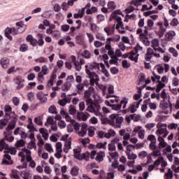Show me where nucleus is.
I'll use <instances>...</instances> for the list:
<instances>
[{
    "mask_svg": "<svg viewBox=\"0 0 179 179\" xmlns=\"http://www.w3.org/2000/svg\"><path fill=\"white\" fill-rule=\"evenodd\" d=\"M70 173L73 176V177H76V176H78L79 174V167L78 166H73V168H71V171H70Z\"/></svg>",
    "mask_w": 179,
    "mask_h": 179,
    "instance_id": "obj_45",
    "label": "nucleus"
},
{
    "mask_svg": "<svg viewBox=\"0 0 179 179\" xmlns=\"http://www.w3.org/2000/svg\"><path fill=\"white\" fill-rule=\"evenodd\" d=\"M96 86L99 87L100 90H101L103 96H106L107 87L106 85H103V84L99 83L98 85Z\"/></svg>",
    "mask_w": 179,
    "mask_h": 179,
    "instance_id": "obj_48",
    "label": "nucleus"
},
{
    "mask_svg": "<svg viewBox=\"0 0 179 179\" xmlns=\"http://www.w3.org/2000/svg\"><path fill=\"white\" fill-rule=\"evenodd\" d=\"M176 36V32L175 31H171L169 32H167L166 34V38L171 41V39L173 38V37Z\"/></svg>",
    "mask_w": 179,
    "mask_h": 179,
    "instance_id": "obj_51",
    "label": "nucleus"
},
{
    "mask_svg": "<svg viewBox=\"0 0 179 179\" xmlns=\"http://www.w3.org/2000/svg\"><path fill=\"white\" fill-rule=\"evenodd\" d=\"M140 40L141 43L144 44L145 46L150 45V41H149L146 35H141Z\"/></svg>",
    "mask_w": 179,
    "mask_h": 179,
    "instance_id": "obj_37",
    "label": "nucleus"
},
{
    "mask_svg": "<svg viewBox=\"0 0 179 179\" xmlns=\"http://www.w3.org/2000/svg\"><path fill=\"white\" fill-rule=\"evenodd\" d=\"M10 178L12 179H20L19 172L17 170H12L10 173Z\"/></svg>",
    "mask_w": 179,
    "mask_h": 179,
    "instance_id": "obj_47",
    "label": "nucleus"
},
{
    "mask_svg": "<svg viewBox=\"0 0 179 179\" xmlns=\"http://www.w3.org/2000/svg\"><path fill=\"white\" fill-rule=\"evenodd\" d=\"M73 152H74V157L77 159H79V160L84 159L87 161L90 159V153L86 152V153L81 154L82 150L80 148H75L73 150Z\"/></svg>",
    "mask_w": 179,
    "mask_h": 179,
    "instance_id": "obj_6",
    "label": "nucleus"
},
{
    "mask_svg": "<svg viewBox=\"0 0 179 179\" xmlns=\"http://www.w3.org/2000/svg\"><path fill=\"white\" fill-rule=\"evenodd\" d=\"M127 156L128 159L133 160V161H134L135 159H136L138 158V156L136 154H134L131 152L127 153Z\"/></svg>",
    "mask_w": 179,
    "mask_h": 179,
    "instance_id": "obj_61",
    "label": "nucleus"
},
{
    "mask_svg": "<svg viewBox=\"0 0 179 179\" xmlns=\"http://www.w3.org/2000/svg\"><path fill=\"white\" fill-rule=\"evenodd\" d=\"M71 98H65L59 99L57 101V103L61 106H65L67 103H70L71 101Z\"/></svg>",
    "mask_w": 179,
    "mask_h": 179,
    "instance_id": "obj_34",
    "label": "nucleus"
},
{
    "mask_svg": "<svg viewBox=\"0 0 179 179\" xmlns=\"http://www.w3.org/2000/svg\"><path fill=\"white\" fill-rule=\"evenodd\" d=\"M165 87V84L162 81H158V84L157 86L156 92H159L164 87Z\"/></svg>",
    "mask_w": 179,
    "mask_h": 179,
    "instance_id": "obj_53",
    "label": "nucleus"
},
{
    "mask_svg": "<svg viewBox=\"0 0 179 179\" xmlns=\"http://www.w3.org/2000/svg\"><path fill=\"white\" fill-rule=\"evenodd\" d=\"M87 66L90 69L98 71L101 68V63L94 62H91L90 64H87Z\"/></svg>",
    "mask_w": 179,
    "mask_h": 179,
    "instance_id": "obj_26",
    "label": "nucleus"
},
{
    "mask_svg": "<svg viewBox=\"0 0 179 179\" xmlns=\"http://www.w3.org/2000/svg\"><path fill=\"white\" fill-rule=\"evenodd\" d=\"M105 157L104 151H100L99 153H96V156L95 157V160L98 163H101L103 160V157Z\"/></svg>",
    "mask_w": 179,
    "mask_h": 179,
    "instance_id": "obj_35",
    "label": "nucleus"
},
{
    "mask_svg": "<svg viewBox=\"0 0 179 179\" xmlns=\"http://www.w3.org/2000/svg\"><path fill=\"white\" fill-rule=\"evenodd\" d=\"M100 68L101 69V72L104 73V75L106 78L110 77V73L106 69V67H105L104 64H103V63H100Z\"/></svg>",
    "mask_w": 179,
    "mask_h": 179,
    "instance_id": "obj_46",
    "label": "nucleus"
},
{
    "mask_svg": "<svg viewBox=\"0 0 179 179\" xmlns=\"http://www.w3.org/2000/svg\"><path fill=\"white\" fill-rule=\"evenodd\" d=\"M142 101L143 100L141 99L138 101L131 103L130 106L129 107V112L131 113H135L137 110V109L139 108V104L141 103Z\"/></svg>",
    "mask_w": 179,
    "mask_h": 179,
    "instance_id": "obj_22",
    "label": "nucleus"
},
{
    "mask_svg": "<svg viewBox=\"0 0 179 179\" xmlns=\"http://www.w3.org/2000/svg\"><path fill=\"white\" fill-rule=\"evenodd\" d=\"M157 129L156 130L155 134L159 137L166 138L169 134V131L166 127H162L157 126Z\"/></svg>",
    "mask_w": 179,
    "mask_h": 179,
    "instance_id": "obj_16",
    "label": "nucleus"
},
{
    "mask_svg": "<svg viewBox=\"0 0 179 179\" xmlns=\"http://www.w3.org/2000/svg\"><path fill=\"white\" fill-rule=\"evenodd\" d=\"M49 73V69L48 66L46 65H44L42 66V70L41 72L38 74V82H43V80H44V76H48Z\"/></svg>",
    "mask_w": 179,
    "mask_h": 179,
    "instance_id": "obj_13",
    "label": "nucleus"
},
{
    "mask_svg": "<svg viewBox=\"0 0 179 179\" xmlns=\"http://www.w3.org/2000/svg\"><path fill=\"white\" fill-rule=\"evenodd\" d=\"M24 152L27 155V161L28 162H31L32 160V157L31 156V150H28V149H25L24 150Z\"/></svg>",
    "mask_w": 179,
    "mask_h": 179,
    "instance_id": "obj_62",
    "label": "nucleus"
},
{
    "mask_svg": "<svg viewBox=\"0 0 179 179\" xmlns=\"http://www.w3.org/2000/svg\"><path fill=\"white\" fill-rule=\"evenodd\" d=\"M39 133H41L42 134V137L45 140L48 139V129H46L45 128H41L39 129Z\"/></svg>",
    "mask_w": 179,
    "mask_h": 179,
    "instance_id": "obj_39",
    "label": "nucleus"
},
{
    "mask_svg": "<svg viewBox=\"0 0 179 179\" xmlns=\"http://www.w3.org/2000/svg\"><path fill=\"white\" fill-rule=\"evenodd\" d=\"M110 124L114 128H121L122 124L124 122V117L122 116H119L117 114H112L110 115Z\"/></svg>",
    "mask_w": 179,
    "mask_h": 179,
    "instance_id": "obj_4",
    "label": "nucleus"
},
{
    "mask_svg": "<svg viewBox=\"0 0 179 179\" xmlns=\"http://www.w3.org/2000/svg\"><path fill=\"white\" fill-rule=\"evenodd\" d=\"M16 85V90H20L24 87V79L22 76H16L13 80Z\"/></svg>",
    "mask_w": 179,
    "mask_h": 179,
    "instance_id": "obj_11",
    "label": "nucleus"
},
{
    "mask_svg": "<svg viewBox=\"0 0 179 179\" xmlns=\"http://www.w3.org/2000/svg\"><path fill=\"white\" fill-rule=\"evenodd\" d=\"M71 87V84L69 82H67V80L66 82H64L63 83V85L62 86V90L64 92H66L69 91Z\"/></svg>",
    "mask_w": 179,
    "mask_h": 179,
    "instance_id": "obj_43",
    "label": "nucleus"
},
{
    "mask_svg": "<svg viewBox=\"0 0 179 179\" xmlns=\"http://www.w3.org/2000/svg\"><path fill=\"white\" fill-rule=\"evenodd\" d=\"M128 101H129L128 99H123V100H122L120 101V103H119L118 105H115V104L112 105L111 108L113 110H121V107L122 106V108L125 109L127 105L128 104Z\"/></svg>",
    "mask_w": 179,
    "mask_h": 179,
    "instance_id": "obj_15",
    "label": "nucleus"
},
{
    "mask_svg": "<svg viewBox=\"0 0 179 179\" xmlns=\"http://www.w3.org/2000/svg\"><path fill=\"white\" fill-rule=\"evenodd\" d=\"M151 46L154 49L155 52H159L161 53H164L166 52V49H163L159 47V40L157 38H154L151 41Z\"/></svg>",
    "mask_w": 179,
    "mask_h": 179,
    "instance_id": "obj_8",
    "label": "nucleus"
},
{
    "mask_svg": "<svg viewBox=\"0 0 179 179\" xmlns=\"http://www.w3.org/2000/svg\"><path fill=\"white\" fill-rule=\"evenodd\" d=\"M87 130V123H83L81 125V130L79 132H78V134L79 135V136L83 137L86 134Z\"/></svg>",
    "mask_w": 179,
    "mask_h": 179,
    "instance_id": "obj_30",
    "label": "nucleus"
},
{
    "mask_svg": "<svg viewBox=\"0 0 179 179\" xmlns=\"http://www.w3.org/2000/svg\"><path fill=\"white\" fill-rule=\"evenodd\" d=\"M139 54L134 52V51L129 53V59L131 61H133L135 63H137L138 61Z\"/></svg>",
    "mask_w": 179,
    "mask_h": 179,
    "instance_id": "obj_33",
    "label": "nucleus"
},
{
    "mask_svg": "<svg viewBox=\"0 0 179 179\" xmlns=\"http://www.w3.org/2000/svg\"><path fill=\"white\" fill-rule=\"evenodd\" d=\"M90 117V114L87 112L85 113H77V119L78 120L86 121Z\"/></svg>",
    "mask_w": 179,
    "mask_h": 179,
    "instance_id": "obj_24",
    "label": "nucleus"
},
{
    "mask_svg": "<svg viewBox=\"0 0 179 179\" xmlns=\"http://www.w3.org/2000/svg\"><path fill=\"white\" fill-rule=\"evenodd\" d=\"M108 94L106 95V99H110V98H117L118 96L116 95H111V94L115 93L114 86L113 85H109L108 87Z\"/></svg>",
    "mask_w": 179,
    "mask_h": 179,
    "instance_id": "obj_27",
    "label": "nucleus"
},
{
    "mask_svg": "<svg viewBox=\"0 0 179 179\" xmlns=\"http://www.w3.org/2000/svg\"><path fill=\"white\" fill-rule=\"evenodd\" d=\"M24 145H25V141L23 139L18 140L15 142V147L17 148L24 147Z\"/></svg>",
    "mask_w": 179,
    "mask_h": 179,
    "instance_id": "obj_52",
    "label": "nucleus"
},
{
    "mask_svg": "<svg viewBox=\"0 0 179 179\" xmlns=\"http://www.w3.org/2000/svg\"><path fill=\"white\" fill-rule=\"evenodd\" d=\"M14 140L13 136H6L3 137V140L0 141V152L3 151L4 149H8L9 145L6 143V141L12 142Z\"/></svg>",
    "mask_w": 179,
    "mask_h": 179,
    "instance_id": "obj_7",
    "label": "nucleus"
},
{
    "mask_svg": "<svg viewBox=\"0 0 179 179\" xmlns=\"http://www.w3.org/2000/svg\"><path fill=\"white\" fill-rule=\"evenodd\" d=\"M94 101L96 103L93 102V100L91 103H87V111L90 113H94L96 116H101V113H100L101 106L99 103H103V99L101 96H98V99L96 96L94 97Z\"/></svg>",
    "mask_w": 179,
    "mask_h": 179,
    "instance_id": "obj_1",
    "label": "nucleus"
},
{
    "mask_svg": "<svg viewBox=\"0 0 179 179\" xmlns=\"http://www.w3.org/2000/svg\"><path fill=\"white\" fill-rule=\"evenodd\" d=\"M165 137L159 136L157 140L159 141L158 149L160 150L161 149H164L167 146V143L164 140Z\"/></svg>",
    "mask_w": 179,
    "mask_h": 179,
    "instance_id": "obj_23",
    "label": "nucleus"
},
{
    "mask_svg": "<svg viewBox=\"0 0 179 179\" xmlns=\"http://www.w3.org/2000/svg\"><path fill=\"white\" fill-rule=\"evenodd\" d=\"M168 129L179 132V124L176 122L170 123L168 125Z\"/></svg>",
    "mask_w": 179,
    "mask_h": 179,
    "instance_id": "obj_31",
    "label": "nucleus"
},
{
    "mask_svg": "<svg viewBox=\"0 0 179 179\" xmlns=\"http://www.w3.org/2000/svg\"><path fill=\"white\" fill-rule=\"evenodd\" d=\"M108 51V54L109 56H114L115 51L114 48H112V46L110 45V43H108L105 45L104 48H101V52L106 53Z\"/></svg>",
    "mask_w": 179,
    "mask_h": 179,
    "instance_id": "obj_20",
    "label": "nucleus"
},
{
    "mask_svg": "<svg viewBox=\"0 0 179 179\" xmlns=\"http://www.w3.org/2000/svg\"><path fill=\"white\" fill-rule=\"evenodd\" d=\"M34 61H35V62L40 63V64L48 63V59L43 57V56H41L39 58L35 59Z\"/></svg>",
    "mask_w": 179,
    "mask_h": 179,
    "instance_id": "obj_58",
    "label": "nucleus"
},
{
    "mask_svg": "<svg viewBox=\"0 0 179 179\" xmlns=\"http://www.w3.org/2000/svg\"><path fill=\"white\" fill-rule=\"evenodd\" d=\"M15 31H16L15 27H6L4 31V36L6 38H8L10 41H12L13 40L12 35H16V34L15 33Z\"/></svg>",
    "mask_w": 179,
    "mask_h": 179,
    "instance_id": "obj_18",
    "label": "nucleus"
},
{
    "mask_svg": "<svg viewBox=\"0 0 179 179\" xmlns=\"http://www.w3.org/2000/svg\"><path fill=\"white\" fill-rule=\"evenodd\" d=\"M103 30L106 34L107 35V36L113 35L115 31V24L113 25H108L105 27Z\"/></svg>",
    "mask_w": 179,
    "mask_h": 179,
    "instance_id": "obj_21",
    "label": "nucleus"
},
{
    "mask_svg": "<svg viewBox=\"0 0 179 179\" xmlns=\"http://www.w3.org/2000/svg\"><path fill=\"white\" fill-rule=\"evenodd\" d=\"M107 144L108 143L106 141H104L103 143L99 142L96 144V147L97 148V149L106 150L107 149Z\"/></svg>",
    "mask_w": 179,
    "mask_h": 179,
    "instance_id": "obj_38",
    "label": "nucleus"
},
{
    "mask_svg": "<svg viewBox=\"0 0 179 179\" xmlns=\"http://www.w3.org/2000/svg\"><path fill=\"white\" fill-rule=\"evenodd\" d=\"M95 38L96 39L99 40V41H106L105 36L99 32H98L95 34Z\"/></svg>",
    "mask_w": 179,
    "mask_h": 179,
    "instance_id": "obj_55",
    "label": "nucleus"
},
{
    "mask_svg": "<svg viewBox=\"0 0 179 179\" xmlns=\"http://www.w3.org/2000/svg\"><path fill=\"white\" fill-rule=\"evenodd\" d=\"M45 150L50 153H53L54 152V149L52 148L51 144L50 143H45Z\"/></svg>",
    "mask_w": 179,
    "mask_h": 179,
    "instance_id": "obj_57",
    "label": "nucleus"
},
{
    "mask_svg": "<svg viewBox=\"0 0 179 179\" xmlns=\"http://www.w3.org/2000/svg\"><path fill=\"white\" fill-rule=\"evenodd\" d=\"M157 25L159 26V31L158 32V35L159 37H163L164 36V32L166 30V28L164 27L163 22H158Z\"/></svg>",
    "mask_w": 179,
    "mask_h": 179,
    "instance_id": "obj_29",
    "label": "nucleus"
},
{
    "mask_svg": "<svg viewBox=\"0 0 179 179\" xmlns=\"http://www.w3.org/2000/svg\"><path fill=\"white\" fill-rule=\"evenodd\" d=\"M16 124H17V122L15 120H13L12 122L10 123L8 127L6 128V130L8 131H10L14 129V128L16 127Z\"/></svg>",
    "mask_w": 179,
    "mask_h": 179,
    "instance_id": "obj_50",
    "label": "nucleus"
},
{
    "mask_svg": "<svg viewBox=\"0 0 179 179\" xmlns=\"http://www.w3.org/2000/svg\"><path fill=\"white\" fill-rule=\"evenodd\" d=\"M4 153H6L3 156V164H12L13 161L11 159V156L9 155H15L17 153V149L13 148H4Z\"/></svg>",
    "mask_w": 179,
    "mask_h": 179,
    "instance_id": "obj_3",
    "label": "nucleus"
},
{
    "mask_svg": "<svg viewBox=\"0 0 179 179\" xmlns=\"http://www.w3.org/2000/svg\"><path fill=\"white\" fill-rule=\"evenodd\" d=\"M81 56L85 59H90L92 54L88 50H85L81 53Z\"/></svg>",
    "mask_w": 179,
    "mask_h": 179,
    "instance_id": "obj_54",
    "label": "nucleus"
},
{
    "mask_svg": "<svg viewBox=\"0 0 179 179\" xmlns=\"http://www.w3.org/2000/svg\"><path fill=\"white\" fill-rule=\"evenodd\" d=\"M118 15H122L124 17V15L121 12V10H115L114 12L112 13L110 17V22H112V20L113 19H115L117 22V24L116 25V29H118L121 27V28L122 29H124L123 22L122 21L121 17H119Z\"/></svg>",
    "mask_w": 179,
    "mask_h": 179,
    "instance_id": "obj_5",
    "label": "nucleus"
},
{
    "mask_svg": "<svg viewBox=\"0 0 179 179\" xmlns=\"http://www.w3.org/2000/svg\"><path fill=\"white\" fill-rule=\"evenodd\" d=\"M0 64L2 66L3 69H7L10 65V59L6 57H3L0 60Z\"/></svg>",
    "mask_w": 179,
    "mask_h": 179,
    "instance_id": "obj_28",
    "label": "nucleus"
},
{
    "mask_svg": "<svg viewBox=\"0 0 179 179\" xmlns=\"http://www.w3.org/2000/svg\"><path fill=\"white\" fill-rule=\"evenodd\" d=\"M95 92V89L93 87H90L84 93V99L86 100L87 104L92 103V94Z\"/></svg>",
    "mask_w": 179,
    "mask_h": 179,
    "instance_id": "obj_9",
    "label": "nucleus"
},
{
    "mask_svg": "<svg viewBox=\"0 0 179 179\" xmlns=\"http://www.w3.org/2000/svg\"><path fill=\"white\" fill-rule=\"evenodd\" d=\"M111 59L110 60V64H116L118 62V58L115 55H111Z\"/></svg>",
    "mask_w": 179,
    "mask_h": 179,
    "instance_id": "obj_63",
    "label": "nucleus"
},
{
    "mask_svg": "<svg viewBox=\"0 0 179 179\" xmlns=\"http://www.w3.org/2000/svg\"><path fill=\"white\" fill-rule=\"evenodd\" d=\"M27 29V25L24 24L22 22H16V27H15L14 33L15 35H19L20 33L24 31Z\"/></svg>",
    "mask_w": 179,
    "mask_h": 179,
    "instance_id": "obj_14",
    "label": "nucleus"
},
{
    "mask_svg": "<svg viewBox=\"0 0 179 179\" xmlns=\"http://www.w3.org/2000/svg\"><path fill=\"white\" fill-rule=\"evenodd\" d=\"M148 153L147 152V151L143 150L138 154V158L141 159H144L145 158H146V157H148Z\"/></svg>",
    "mask_w": 179,
    "mask_h": 179,
    "instance_id": "obj_60",
    "label": "nucleus"
},
{
    "mask_svg": "<svg viewBox=\"0 0 179 179\" xmlns=\"http://www.w3.org/2000/svg\"><path fill=\"white\" fill-rule=\"evenodd\" d=\"M21 178L22 179H31L32 178V175L29 172V171L24 170L21 172Z\"/></svg>",
    "mask_w": 179,
    "mask_h": 179,
    "instance_id": "obj_36",
    "label": "nucleus"
},
{
    "mask_svg": "<svg viewBox=\"0 0 179 179\" xmlns=\"http://www.w3.org/2000/svg\"><path fill=\"white\" fill-rule=\"evenodd\" d=\"M80 127V124L78 122L75 120H71V123L68 126V131L69 132H73V130L79 131Z\"/></svg>",
    "mask_w": 179,
    "mask_h": 179,
    "instance_id": "obj_12",
    "label": "nucleus"
},
{
    "mask_svg": "<svg viewBox=\"0 0 179 179\" xmlns=\"http://www.w3.org/2000/svg\"><path fill=\"white\" fill-rule=\"evenodd\" d=\"M109 155L113 159L117 160L119 159V154L117 152H110Z\"/></svg>",
    "mask_w": 179,
    "mask_h": 179,
    "instance_id": "obj_64",
    "label": "nucleus"
},
{
    "mask_svg": "<svg viewBox=\"0 0 179 179\" xmlns=\"http://www.w3.org/2000/svg\"><path fill=\"white\" fill-rule=\"evenodd\" d=\"M38 154L40 158H42L45 160L48 159V153L43 152L42 148H39Z\"/></svg>",
    "mask_w": 179,
    "mask_h": 179,
    "instance_id": "obj_41",
    "label": "nucleus"
},
{
    "mask_svg": "<svg viewBox=\"0 0 179 179\" xmlns=\"http://www.w3.org/2000/svg\"><path fill=\"white\" fill-rule=\"evenodd\" d=\"M4 112H5V113H8V114L13 113V114H15L14 112H12V107L10 105H6L4 106Z\"/></svg>",
    "mask_w": 179,
    "mask_h": 179,
    "instance_id": "obj_59",
    "label": "nucleus"
},
{
    "mask_svg": "<svg viewBox=\"0 0 179 179\" xmlns=\"http://www.w3.org/2000/svg\"><path fill=\"white\" fill-rule=\"evenodd\" d=\"M147 140L150 141L149 143V149L152 151V157H159L162 155L161 150L158 149L157 145V138L155 135L150 134L148 136Z\"/></svg>",
    "mask_w": 179,
    "mask_h": 179,
    "instance_id": "obj_2",
    "label": "nucleus"
},
{
    "mask_svg": "<svg viewBox=\"0 0 179 179\" xmlns=\"http://www.w3.org/2000/svg\"><path fill=\"white\" fill-rule=\"evenodd\" d=\"M173 173L171 169H169L167 172L164 175V179H173Z\"/></svg>",
    "mask_w": 179,
    "mask_h": 179,
    "instance_id": "obj_49",
    "label": "nucleus"
},
{
    "mask_svg": "<svg viewBox=\"0 0 179 179\" xmlns=\"http://www.w3.org/2000/svg\"><path fill=\"white\" fill-rule=\"evenodd\" d=\"M60 114L63 117H65L66 121H69L70 124L71 123V117L69 115V113H66L64 110H60Z\"/></svg>",
    "mask_w": 179,
    "mask_h": 179,
    "instance_id": "obj_40",
    "label": "nucleus"
},
{
    "mask_svg": "<svg viewBox=\"0 0 179 179\" xmlns=\"http://www.w3.org/2000/svg\"><path fill=\"white\" fill-rule=\"evenodd\" d=\"M69 138V135H64L62 136L64 141H66L64 143V147L63 148V151L65 153H68L69 150L71 149V141L70 139H67Z\"/></svg>",
    "mask_w": 179,
    "mask_h": 179,
    "instance_id": "obj_17",
    "label": "nucleus"
},
{
    "mask_svg": "<svg viewBox=\"0 0 179 179\" xmlns=\"http://www.w3.org/2000/svg\"><path fill=\"white\" fill-rule=\"evenodd\" d=\"M162 109L165 110L168 109V111H171L172 106L170 101L166 102L165 100H164L159 105Z\"/></svg>",
    "mask_w": 179,
    "mask_h": 179,
    "instance_id": "obj_25",
    "label": "nucleus"
},
{
    "mask_svg": "<svg viewBox=\"0 0 179 179\" xmlns=\"http://www.w3.org/2000/svg\"><path fill=\"white\" fill-rule=\"evenodd\" d=\"M115 131H114V130L113 129H110L108 130V133H105L104 134V137L107 139H110V137H114L115 136Z\"/></svg>",
    "mask_w": 179,
    "mask_h": 179,
    "instance_id": "obj_44",
    "label": "nucleus"
},
{
    "mask_svg": "<svg viewBox=\"0 0 179 179\" xmlns=\"http://www.w3.org/2000/svg\"><path fill=\"white\" fill-rule=\"evenodd\" d=\"M69 113L71 115H74L76 113V108L74 106L70 105L69 107Z\"/></svg>",
    "mask_w": 179,
    "mask_h": 179,
    "instance_id": "obj_56",
    "label": "nucleus"
},
{
    "mask_svg": "<svg viewBox=\"0 0 179 179\" xmlns=\"http://www.w3.org/2000/svg\"><path fill=\"white\" fill-rule=\"evenodd\" d=\"M85 69L87 75L88 76L89 78L93 79L95 82L99 83V76L94 72H91L90 70L89 69L88 65L85 66Z\"/></svg>",
    "mask_w": 179,
    "mask_h": 179,
    "instance_id": "obj_19",
    "label": "nucleus"
},
{
    "mask_svg": "<svg viewBox=\"0 0 179 179\" xmlns=\"http://www.w3.org/2000/svg\"><path fill=\"white\" fill-rule=\"evenodd\" d=\"M107 7L109 10L113 11L117 8V6L115 1H110L107 3Z\"/></svg>",
    "mask_w": 179,
    "mask_h": 179,
    "instance_id": "obj_42",
    "label": "nucleus"
},
{
    "mask_svg": "<svg viewBox=\"0 0 179 179\" xmlns=\"http://www.w3.org/2000/svg\"><path fill=\"white\" fill-rule=\"evenodd\" d=\"M27 41L33 46H37L38 41L33 38V36L29 34L27 36Z\"/></svg>",
    "mask_w": 179,
    "mask_h": 179,
    "instance_id": "obj_32",
    "label": "nucleus"
},
{
    "mask_svg": "<svg viewBox=\"0 0 179 179\" xmlns=\"http://www.w3.org/2000/svg\"><path fill=\"white\" fill-rule=\"evenodd\" d=\"M152 56H154L156 58L160 57V54L155 53L152 48H148L147 50V52L145 55V59L146 61H150L152 59Z\"/></svg>",
    "mask_w": 179,
    "mask_h": 179,
    "instance_id": "obj_10",
    "label": "nucleus"
}]
</instances>
